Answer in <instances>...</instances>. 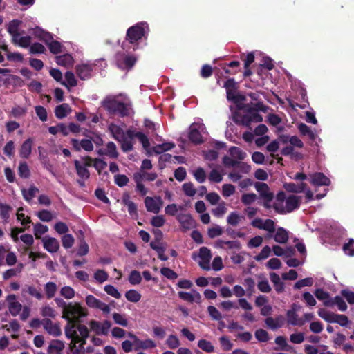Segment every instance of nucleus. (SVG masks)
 Masks as SVG:
<instances>
[{
	"label": "nucleus",
	"mask_w": 354,
	"mask_h": 354,
	"mask_svg": "<svg viewBox=\"0 0 354 354\" xmlns=\"http://www.w3.org/2000/svg\"><path fill=\"white\" fill-rule=\"evenodd\" d=\"M251 225L257 229L263 230L268 232L266 239H270L273 238L274 240L279 243H286L289 239L288 232L282 227L276 229L275 222L272 219L263 220L257 218L254 219Z\"/></svg>",
	"instance_id": "obj_1"
},
{
	"label": "nucleus",
	"mask_w": 354,
	"mask_h": 354,
	"mask_svg": "<svg viewBox=\"0 0 354 354\" xmlns=\"http://www.w3.org/2000/svg\"><path fill=\"white\" fill-rule=\"evenodd\" d=\"M145 23H138L129 27L127 30L125 40L122 44V48L127 51L130 49L136 50L139 46V41L145 35Z\"/></svg>",
	"instance_id": "obj_2"
},
{
	"label": "nucleus",
	"mask_w": 354,
	"mask_h": 354,
	"mask_svg": "<svg viewBox=\"0 0 354 354\" xmlns=\"http://www.w3.org/2000/svg\"><path fill=\"white\" fill-rule=\"evenodd\" d=\"M102 106L112 115L124 118L129 115L128 105L115 97H107L102 102Z\"/></svg>",
	"instance_id": "obj_3"
},
{
	"label": "nucleus",
	"mask_w": 354,
	"mask_h": 354,
	"mask_svg": "<svg viewBox=\"0 0 354 354\" xmlns=\"http://www.w3.org/2000/svg\"><path fill=\"white\" fill-rule=\"evenodd\" d=\"M251 109H253L254 110L248 112V114L243 115L242 124L248 126L252 122H262L263 117L259 113V111L266 112L268 106L264 105L262 102H258L252 104Z\"/></svg>",
	"instance_id": "obj_4"
},
{
	"label": "nucleus",
	"mask_w": 354,
	"mask_h": 354,
	"mask_svg": "<svg viewBox=\"0 0 354 354\" xmlns=\"http://www.w3.org/2000/svg\"><path fill=\"white\" fill-rule=\"evenodd\" d=\"M62 314V318L64 319L76 322H80L81 317L86 316V313L78 303H69Z\"/></svg>",
	"instance_id": "obj_5"
},
{
	"label": "nucleus",
	"mask_w": 354,
	"mask_h": 354,
	"mask_svg": "<svg viewBox=\"0 0 354 354\" xmlns=\"http://www.w3.org/2000/svg\"><path fill=\"white\" fill-rule=\"evenodd\" d=\"M85 301L89 308L100 309L104 314H109L110 313L111 309L109 306L95 298L92 295H87Z\"/></svg>",
	"instance_id": "obj_6"
},
{
	"label": "nucleus",
	"mask_w": 354,
	"mask_h": 354,
	"mask_svg": "<svg viewBox=\"0 0 354 354\" xmlns=\"http://www.w3.org/2000/svg\"><path fill=\"white\" fill-rule=\"evenodd\" d=\"M71 144L75 151H80L82 149L88 152L93 150V144L91 138L89 139H82L80 141L73 138L71 140Z\"/></svg>",
	"instance_id": "obj_7"
},
{
	"label": "nucleus",
	"mask_w": 354,
	"mask_h": 354,
	"mask_svg": "<svg viewBox=\"0 0 354 354\" xmlns=\"http://www.w3.org/2000/svg\"><path fill=\"white\" fill-rule=\"evenodd\" d=\"M79 322L67 321L65 327V335L68 339H71L74 344H77L80 341V336L77 333V324Z\"/></svg>",
	"instance_id": "obj_8"
},
{
	"label": "nucleus",
	"mask_w": 354,
	"mask_h": 354,
	"mask_svg": "<svg viewBox=\"0 0 354 354\" xmlns=\"http://www.w3.org/2000/svg\"><path fill=\"white\" fill-rule=\"evenodd\" d=\"M42 325L46 332L54 337H59L62 334V331L58 324H53L51 319L48 318L42 320Z\"/></svg>",
	"instance_id": "obj_9"
},
{
	"label": "nucleus",
	"mask_w": 354,
	"mask_h": 354,
	"mask_svg": "<svg viewBox=\"0 0 354 354\" xmlns=\"http://www.w3.org/2000/svg\"><path fill=\"white\" fill-rule=\"evenodd\" d=\"M177 220L185 232L196 226V222L190 214H180L177 216Z\"/></svg>",
	"instance_id": "obj_10"
},
{
	"label": "nucleus",
	"mask_w": 354,
	"mask_h": 354,
	"mask_svg": "<svg viewBox=\"0 0 354 354\" xmlns=\"http://www.w3.org/2000/svg\"><path fill=\"white\" fill-rule=\"evenodd\" d=\"M16 295L14 294L9 295L6 297V301L8 302V310L10 313L15 317L21 310L22 305L16 301Z\"/></svg>",
	"instance_id": "obj_11"
},
{
	"label": "nucleus",
	"mask_w": 354,
	"mask_h": 354,
	"mask_svg": "<svg viewBox=\"0 0 354 354\" xmlns=\"http://www.w3.org/2000/svg\"><path fill=\"white\" fill-rule=\"evenodd\" d=\"M226 90V98L227 100L231 99L232 96L237 93L239 85L234 78H228L223 84Z\"/></svg>",
	"instance_id": "obj_12"
},
{
	"label": "nucleus",
	"mask_w": 354,
	"mask_h": 354,
	"mask_svg": "<svg viewBox=\"0 0 354 354\" xmlns=\"http://www.w3.org/2000/svg\"><path fill=\"white\" fill-rule=\"evenodd\" d=\"M323 304L326 307H333L334 306H337L338 309L342 312L346 311L348 308L347 304H346L344 299L341 296L338 295L333 298H330L327 301H324Z\"/></svg>",
	"instance_id": "obj_13"
},
{
	"label": "nucleus",
	"mask_w": 354,
	"mask_h": 354,
	"mask_svg": "<svg viewBox=\"0 0 354 354\" xmlns=\"http://www.w3.org/2000/svg\"><path fill=\"white\" fill-rule=\"evenodd\" d=\"M77 75L82 80H86L91 77L93 67L88 64H82L75 66Z\"/></svg>",
	"instance_id": "obj_14"
},
{
	"label": "nucleus",
	"mask_w": 354,
	"mask_h": 354,
	"mask_svg": "<svg viewBox=\"0 0 354 354\" xmlns=\"http://www.w3.org/2000/svg\"><path fill=\"white\" fill-rule=\"evenodd\" d=\"M310 183L315 186H328L330 180L322 172H316L310 176Z\"/></svg>",
	"instance_id": "obj_15"
},
{
	"label": "nucleus",
	"mask_w": 354,
	"mask_h": 354,
	"mask_svg": "<svg viewBox=\"0 0 354 354\" xmlns=\"http://www.w3.org/2000/svg\"><path fill=\"white\" fill-rule=\"evenodd\" d=\"M255 188L259 192L261 196L268 202H271L274 198L272 192H269V187L264 183H256Z\"/></svg>",
	"instance_id": "obj_16"
},
{
	"label": "nucleus",
	"mask_w": 354,
	"mask_h": 354,
	"mask_svg": "<svg viewBox=\"0 0 354 354\" xmlns=\"http://www.w3.org/2000/svg\"><path fill=\"white\" fill-rule=\"evenodd\" d=\"M43 246L50 253H55L59 248V243L55 238L44 237L42 239Z\"/></svg>",
	"instance_id": "obj_17"
},
{
	"label": "nucleus",
	"mask_w": 354,
	"mask_h": 354,
	"mask_svg": "<svg viewBox=\"0 0 354 354\" xmlns=\"http://www.w3.org/2000/svg\"><path fill=\"white\" fill-rule=\"evenodd\" d=\"M296 306L295 304L292 305L291 309L287 311V321L289 324L292 326H302L304 324V322L301 319H298V315L297 314V309L295 308Z\"/></svg>",
	"instance_id": "obj_18"
},
{
	"label": "nucleus",
	"mask_w": 354,
	"mask_h": 354,
	"mask_svg": "<svg viewBox=\"0 0 354 354\" xmlns=\"http://www.w3.org/2000/svg\"><path fill=\"white\" fill-rule=\"evenodd\" d=\"M192 292L194 294L180 291L178 295V297L184 301H188L189 303H193L194 301L199 303L201 299L200 293L195 290H192Z\"/></svg>",
	"instance_id": "obj_19"
},
{
	"label": "nucleus",
	"mask_w": 354,
	"mask_h": 354,
	"mask_svg": "<svg viewBox=\"0 0 354 354\" xmlns=\"http://www.w3.org/2000/svg\"><path fill=\"white\" fill-rule=\"evenodd\" d=\"M136 61L137 58L134 55H125L122 59L118 58L117 63L119 67L129 70L135 65Z\"/></svg>",
	"instance_id": "obj_20"
},
{
	"label": "nucleus",
	"mask_w": 354,
	"mask_h": 354,
	"mask_svg": "<svg viewBox=\"0 0 354 354\" xmlns=\"http://www.w3.org/2000/svg\"><path fill=\"white\" fill-rule=\"evenodd\" d=\"M188 138L192 143L196 145L203 142V136L200 131L195 127L194 124H192L189 127Z\"/></svg>",
	"instance_id": "obj_21"
},
{
	"label": "nucleus",
	"mask_w": 354,
	"mask_h": 354,
	"mask_svg": "<svg viewBox=\"0 0 354 354\" xmlns=\"http://www.w3.org/2000/svg\"><path fill=\"white\" fill-rule=\"evenodd\" d=\"M32 140L29 138L26 139L21 145L19 149V156L25 159L29 158L32 151Z\"/></svg>",
	"instance_id": "obj_22"
},
{
	"label": "nucleus",
	"mask_w": 354,
	"mask_h": 354,
	"mask_svg": "<svg viewBox=\"0 0 354 354\" xmlns=\"http://www.w3.org/2000/svg\"><path fill=\"white\" fill-rule=\"evenodd\" d=\"M275 343L279 347H275V351L281 350L283 351L292 353L295 351L294 348L287 343L286 339L283 336H278L275 338Z\"/></svg>",
	"instance_id": "obj_23"
},
{
	"label": "nucleus",
	"mask_w": 354,
	"mask_h": 354,
	"mask_svg": "<svg viewBox=\"0 0 354 354\" xmlns=\"http://www.w3.org/2000/svg\"><path fill=\"white\" fill-rule=\"evenodd\" d=\"M299 197L295 195H290L286 198V209L287 212H291L299 208L300 202Z\"/></svg>",
	"instance_id": "obj_24"
},
{
	"label": "nucleus",
	"mask_w": 354,
	"mask_h": 354,
	"mask_svg": "<svg viewBox=\"0 0 354 354\" xmlns=\"http://www.w3.org/2000/svg\"><path fill=\"white\" fill-rule=\"evenodd\" d=\"M74 165L76 170L77 175L82 180H88L90 178V172L87 168L82 165L80 161L74 160Z\"/></svg>",
	"instance_id": "obj_25"
},
{
	"label": "nucleus",
	"mask_w": 354,
	"mask_h": 354,
	"mask_svg": "<svg viewBox=\"0 0 354 354\" xmlns=\"http://www.w3.org/2000/svg\"><path fill=\"white\" fill-rule=\"evenodd\" d=\"M78 239L80 241L77 254L80 257L84 256L88 254L89 248L88 245L84 241V232L82 230H79Z\"/></svg>",
	"instance_id": "obj_26"
},
{
	"label": "nucleus",
	"mask_w": 354,
	"mask_h": 354,
	"mask_svg": "<svg viewBox=\"0 0 354 354\" xmlns=\"http://www.w3.org/2000/svg\"><path fill=\"white\" fill-rule=\"evenodd\" d=\"M318 315L328 323H335L338 314L333 312L327 311L324 308H320L318 312Z\"/></svg>",
	"instance_id": "obj_27"
},
{
	"label": "nucleus",
	"mask_w": 354,
	"mask_h": 354,
	"mask_svg": "<svg viewBox=\"0 0 354 354\" xmlns=\"http://www.w3.org/2000/svg\"><path fill=\"white\" fill-rule=\"evenodd\" d=\"M56 63L62 66L68 67L73 64V57L70 54H64L55 57Z\"/></svg>",
	"instance_id": "obj_28"
},
{
	"label": "nucleus",
	"mask_w": 354,
	"mask_h": 354,
	"mask_svg": "<svg viewBox=\"0 0 354 354\" xmlns=\"http://www.w3.org/2000/svg\"><path fill=\"white\" fill-rule=\"evenodd\" d=\"M145 204L148 212L154 214H158L160 212V207L152 197H146Z\"/></svg>",
	"instance_id": "obj_29"
},
{
	"label": "nucleus",
	"mask_w": 354,
	"mask_h": 354,
	"mask_svg": "<svg viewBox=\"0 0 354 354\" xmlns=\"http://www.w3.org/2000/svg\"><path fill=\"white\" fill-rule=\"evenodd\" d=\"M270 278L277 292L281 293L283 292L284 283L281 281L279 276L275 272H272L270 274Z\"/></svg>",
	"instance_id": "obj_30"
},
{
	"label": "nucleus",
	"mask_w": 354,
	"mask_h": 354,
	"mask_svg": "<svg viewBox=\"0 0 354 354\" xmlns=\"http://www.w3.org/2000/svg\"><path fill=\"white\" fill-rule=\"evenodd\" d=\"M109 130L116 140L120 142L121 140L124 138V131L117 124L111 123L109 126Z\"/></svg>",
	"instance_id": "obj_31"
},
{
	"label": "nucleus",
	"mask_w": 354,
	"mask_h": 354,
	"mask_svg": "<svg viewBox=\"0 0 354 354\" xmlns=\"http://www.w3.org/2000/svg\"><path fill=\"white\" fill-rule=\"evenodd\" d=\"M64 348V343L60 340H54L48 346V354H61Z\"/></svg>",
	"instance_id": "obj_32"
},
{
	"label": "nucleus",
	"mask_w": 354,
	"mask_h": 354,
	"mask_svg": "<svg viewBox=\"0 0 354 354\" xmlns=\"http://www.w3.org/2000/svg\"><path fill=\"white\" fill-rule=\"evenodd\" d=\"M71 111L69 105L66 103L62 104L57 106L55 109V116L59 119H62L67 115V113Z\"/></svg>",
	"instance_id": "obj_33"
},
{
	"label": "nucleus",
	"mask_w": 354,
	"mask_h": 354,
	"mask_svg": "<svg viewBox=\"0 0 354 354\" xmlns=\"http://www.w3.org/2000/svg\"><path fill=\"white\" fill-rule=\"evenodd\" d=\"M133 180L136 183V190L142 196H145L147 194V189L142 183V176L139 174H134Z\"/></svg>",
	"instance_id": "obj_34"
},
{
	"label": "nucleus",
	"mask_w": 354,
	"mask_h": 354,
	"mask_svg": "<svg viewBox=\"0 0 354 354\" xmlns=\"http://www.w3.org/2000/svg\"><path fill=\"white\" fill-rule=\"evenodd\" d=\"M128 134L131 137L134 136V137L137 138L139 140V141L141 142L144 149H147L149 147V146H150L149 140L147 136L142 132L138 131V132L135 133L133 135H131V132L128 131Z\"/></svg>",
	"instance_id": "obj_35"
},
{
	"label": "nucleus",
	"mask_w": 354,
	"mask_h": 354,
	"mask_svg": "<svg viewBox=\"0 0 354 354\" xmlns=\"http://www.w3.org/2000/svg\"><path fill=\"white\" fill-rule=\"evenodd\" d=\"M35 35L40 40L44 41L46 45L53 39L50 33L43 30L41 28L36 29Z\"/></svg>",
	"instance_id": "obj_36"
},
{
	"label": "nucleus",
	"mask_w": 354,
	"mask_h": 354,
	"mask_svg": "<svg viewBox=\"0 0 354 354\" xmlns=\"http://www.w3.org/2000/svg\"><path fill=\"white\" fill-rule=\"evenodd\" d=\"M39 192V189L34 185L29 187L28 190L23 189L22 195L26 201H30L32 198L35 197L37 192Z\"/></svg>",
	"instance_id": "obj_37"
},
{
	"label": "nucleus",
	"mask_w": 354,
	"mask_h": 354,
	"mask_svg": "<svg viewBox=\"0 0 354 354\" xmlns=\"http://www.w3.org/2000/svg\"><path fill=\"white\" fill-rule=\"evenodd\" d=\"M298 129L303 136H308L313 140L315 139V133L306 124L300 123L298 126Z\"/></svg>",
	"instance_id": "obj_38"
},
{
	"label": "nucleus",
	"mask_w": 354,
	"mask_h": 354,
	"mask_svg": "<svg viewBox=\"0 0 354 354\" xmlns=\"http://www.w3.org/2000/svg\"><path fill=\"white\" fill-rule=\"evenodd\" d=\"M57 290V285L54 282H48L44 286V290L48 299L53 298Z\"/></svg>",
	"instance_id": "obj_39"
},
{
	"label": "nucleus",
	"mask_w": 354,
	"mask_h": 354,
	"mask_svg": "<svg viewBox=\"0 0 354 354\" xmlns=\"http://www.w3.org/2000/svg\"><path fill=\"white\" fill-rule=\"evenodd\" d=\"M65 79L66 82H62V84L65 86H71L74 87L77 85V82L75 77V75L73 72L71 71H67L65 73Z\"/></svg>",
	"instance_id": "obj_40"
},
{
	"label": "nucleus",
	"mask_w": 354,
	"mask_h": 354,
	"mask_svg": "<svg viewBox=\"0 0 354 354\" xmlns=\"http://www.w3.org/2000/svg\"><path fill=\"white\" fill-rule=\"evenodd\" d=\"M137 346H138L136 347V348H135L136 350H138L140 348H142V349L153 348L156 346V344L151 339H147L145 340H140L139 339Z\"/></svg>",
	"instance_id": "obj_41"
},
{
	"label": "nucleus",
	"mask_w": 354,
	"mask_h": 354,
	"mask_svg": "<svg viewBox=\"0 0 354 354\" xmlns=\"http://www.w3.org/2000/svg\"><path fill=\"white\" fill-rule=\"evenodd\" d=\"M106 156L111 158H117L118 152L117 151L116 145L113 142H109L106 145Z\"/></svg>",
	"instance_id": "obj_42"
},
{
	"label": "nucleus",
	"mask_w": 354,
	"mask_h": 354,
	"mask_svg": "<svg viewBox=\"0 0 354 354\" xmlns=\"http://www.w3.org/2000/svg\"><path fill=\"white\" fill-rule=\"evenodd\" d=\"M49 50L54 55H57L62 53V46L58 41L54 40L53 39L47 44Z\"/></svg>",
	"instance_id": "obj_43"
},
{
	"label": "nucleus",
	"mask_w": 354,
	"mask_h": 354,
	"mask_svg": "<svg viewBox=\"0 0 354 354\" xmlns=\"http://www.w3.org/2000/svg\"><path fill=\"white\" fill-rule=\"evenodd\" d=\"M126 299L131 302L136 303L141 299V295L136 290L131 289L126 292Z\"/></svg>",
	"instance_id": "obj_44"
},
{
	"label": "nucleus",
	"mask_w": 354,
	"mask_h": 354,
	"mask_svg": "<svg viewBox=\"0 0 354 354\" xmlns=\"http://www.w3.org/2000/svg\"><path fill=\"white\" fill-rule=\"evenodd\" d=\"M12 209L11 206L0 203V215L5 222H8L10 218V212Z\"/></svg>",
	"instance_id": "obj_45"
},
{
	"label": "nucleus",
	"mask_w": 354,
	"mask_h": 354,
	"mask_svg": "<svg viewBox=\"0 0 354 354\" xmlns=\"http://www.w3.org/2000/svg\"><path fill=\"white\" fill-rule=\"evenodd\" d=\"M198 346L207 353H212L214 351V346L212 343L204 339L198 341Z\"/></svg>",
	"instance_id": "obj_46"
},
{
	"label": "nucleus",
	"mask_w": 354,
	"mask_h": 354,
	"mask_svg": "<svg viewBox=\"0 0 354 354\" xmlns=\"http://www.w3.org/2000/svg\"><path fill=\"white\" fill-rule=\"evenodd\" d=\"M48 230V227L46 225H44L41 223H37L34 225V234L37 239L41 238V236Z\"/></svg>",
	"instance_id": "obj_47"
},
{
	"label": "nucleus",
	"mask_w": 354,
	"mask_h": 354,
	"mask_svg": "<svg viewBox=\"0 0 354 354\" xmlns=\"http://www.w3.org/2000/svg\"><path fill=\"white\" fill-rule=\"evenodd\" d=\"M243 285L246 287L248 295L251 296L254 292V280L251 277H247L244 279Z\"/></svg>",
	"instance_id": "obj_48"
},
{
	"label": "nucleus",
	"mask_w": 354,
	"mask_h": 354,
	"mask_svg": "<svg viewBox=\"0 0 354 354\" xmlns=\"http://www.w3.org/2000/svg\"><path fill=\"white\" fill-rule=\"evenodd\" d=\"M229 151L232 156L240 160H244L246 157V153L237 147H231Z\"/></svg>",
	"instance_id": "obj_49"
},
{
	"label": "nucleus",
	"mask_w": 354,
	"mask_h": 354,
	"mask_svg": "<svg viewBox=\"0 0 354 354\" xmlns=\"http://www.w3.org/2000/svg\"><path fill=\"white\" fill-rule=\"evenodd\" d=\"M75 242L73 236L70 234H66L62 237V243L65 249L71 248Z\"/></svg>",
	"instance_id": "obj_50"
},
{
	"label": "nucleus",
	"mask_w": 354,
	"mask_h": 354,
	"mask_svg": "<svg viewBox=\"0 0 354 354\" xmlns=\"http://www.w3.org/2000/svg\"><path fill=\"white\" fill-rule=\"evenodd\" d=\"M256 339L260 342H267L269 340V334L264 329H258L254 333Z\"/></svg>",
	"instance_id": "obj_51"
},
{
	"label": "nucleus",
	"mask_w": 354,
	"mask_h": 354,
	"mask_svg": "<svg viewBox=\"0 0 354 354\" xmlns=\"http://www.w3.org/2000/svg\"><path fill=\"white\" fill-rule=\"evenodd\" d=\"M142 281V277L140 272L132 270L129 276V281L131 285H138Z\"/></svg>",
	"instance_id": "obj_52"
},
{
	"label": "nucleus",
	"mask_w": 354,
	"mask_h": 354,
	"mask_svg": "<svg viewBox=\"0 0 354 354\" xmlns=\"http://www.w3.org/2000/svg\"><path fill=\"white\" fill-rule=\"evenodd\" d=\"M196 180L199 183H203L206 180V174L202 167H198L193 173Z\"/></svg>",
	"instance_id": "obj_53"
},
{
	"label": "nucleus",
	"mask_w": 354,
	"mask_h": 354,
	"mask_svg": "<svg viewBox=\"0 0 354 354\" xmlns=\"http://www.w3.org/2000/svg\"><path fill=\"white\" fill-rule=\"evenodd\" d=\"M166 344L171 349H175L180 346V341L178 337L175 335H169Z\"/></svg>",
	"instance_id": "obj_54"
},
{
	"label": "nucleus",
	"mask_w": 354,
	"mask_h": 354,
	"mask_svg": "<svg viewBox=\"0 0 354 354\" xmlns=\"http://www.w3.org/2000/svg\"><path fill=\"white\" fill-rule=\"evenodd\" d=\"M29 51H30V54H33V55L37 54V53L41 54V53H44L46 52V48H45L44 46L42 45L41 44L35 42V43H33L32 45H30Z\"/></svg>",
	"instance_id": "obj_55"
},
{
	"label": "nucleus",
	"mask_w": 354,
	"mask_h": 354,
	"mask_svg": "<svg viewBox=\"0 0 354 354\" xmlns=\"http://www.w3.org/2000/svg\"><path fill=\"white\" fill-rule=\"evenodd\" d=\"M160 273L170 280H175L178 278V274L174 272L173 270L169 268H162L160 269Z\"/></svg>",
	"instance_id": "obj_56"
},
{
	"label": "nucleus",
	"mask_w": 354,
	"mask_h": 354,
	"mask_svg": "<svg viewBox=\"0 0 354 354\" xmlns=\"http://www.w3.org/2000/svg\"><path fill=\"white\" fill-rule=\"evenodd\" d=\"M241 219V217L237 212H232L228 215L227 221L228 224L232 226H236L239 223Z\"/></svg>",
	"instance_id": "obj_57"
},
{
	"label": "nucleus",
	"mask_w": 354,
	"mask_h": 354,
	"mask_svg": "<svg viewBox=\"0 0 354 354\" xmlns=\"http://www.w3.org/2000/svg\"><path fill=\"white\" fill-rule=\"evenodd\" d=\"M19 175L20 177L27 178L30 176V170L26 162H21L18 167Z\"/></svg>",
	"instance_id": "obj_58"
},
{
	"label": "nucleus",
	"mask_w": 354,
	"mask_h": 354,
	"mask_svg": "<svg viewBox=\"0 0 354 354\" xmlns=\"http://www.w3.org/2000/svg\"><path fill=\"white\" fill-rule=\"evenodd\" d=\"M115 183L120 187H122L127 185L129 180L124 174H117L114 176Z\"/></svg>",
	"instance_id": "obj_59"
},
{
	"label": "nucleus",
	"mask_w": 354,
	"mask_h": 354,
	"mask_svg": "<svg viewBox=\"0 0 354 354\" xmlns=\"http://www.w3.org/2000/svg\"><path fill=\"white\" fill-rule=\"evenodd\" d=\"M313 283V279L311 277H307L301 280L297 281L295 286V289H300L305 286H311Z\"/></svg>",
	"instance_id": "obj_60"
},
{
	"label": "nucleus",
	"mask_w": 354,
	"mask_h": 354,
	"mask_svg": "<svg viewBox=\"0 0 354 354\" xmlns=\"http://www.w3.org/2000/svg\"><path fill=\"white\" fill-rule=\"evenodd\" d=\"M343 250L344 252L351 256H354V239H349L348 243H346L343 245Z\"/></svg>",
	"instance_id": "obj_61"
},
{
	"label": "nucleus",
	"mask_w": 354,
	"mask_h": 354,
	"mask_svg": "<svg viewBox=\"0 0 354 354\" xmlns=\"http://www.w3.org/2000/svg\"><path fill=\"white\" fill-rule=\"evenodd\" d=\"M37 217L44 222H50L53 219L52 213L46 209L39 211L37 214Z\"/></svg>",
	"instance_id": "obj_62"
},
{
	"label": "nucleus",
	"mask_w": 354,
	"mask_h": 354,
	"mask_svg": "<svg viewBox=\"0 0 354 354\" xmlns=\"http://www.w3.org/2000/svg\"><path fill=\"white\" fill-rule=\"evenodd\" d=\"M183 190L186 196H194L196 194V189L192 183H185L183 185Z\"/></svg>",
	"instance_id": "obj_63"
},
{
	"label": "nucleus",
	"mask_w": 354,
	"mask_h": 354,
	"mask_svg": "<svg viewBox=\"0 0 354 354\" xmlns=\"http://www.w3.org/2000/svg\"><path fill=\"white\" fill-rule=\"evenodd\" d=\"M340 293L342 297H344L349 304H354V292L348 289H343Z\"/></svg>",
	"instance_id": "obj_64"
}]
</instances>
